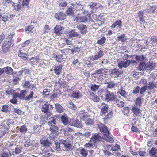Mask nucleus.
I'll use <instances>...</instances> for the list:
<instances>
[{
	"instance_id": "1",
	"label": "nucleus",
	"mask_w": 157,
	"mask_h": 157,
	"mask_svg": "<svg viewBox=\"0 0 157 157\" xmlns=\"http://www.w3.org/2000/svg\"><path fill=\"white\" fill-rule=\"evenodd\" d=\"M47 118L48 120H49L47 123L50 126L51 132L49 135L50 138L51 140H53L55 138L57 137L59 135L58 128L56 123V119L54 117H52L50 118L49 116H48Z\"/></svg>"
},
{
	"instance_id": "2",
	"label": "nucleus",
	"mask_w": 157,
	"mask_h": 157,
	"mask_svg": "<svg viewBox=\"0 0 157 157\" xmlns=\"http://www.w3.org/2000/svg\"><path fill=\"white\" fill-rule=\"evenodd\" d=\"M99 127L100 131L103 134V139L107 142H113V140L111 137V135L108 130L107 127L105 125L101 124L99 126Z\"/></svg>"
},
{
	"instance_id": "3",
	"label": "nucleus",
	"mask_w": 157,
	"mask_h": 157,
	"mask_svg": "<svg viewBox=\"0 0 157 157\" xmlns=\"http://www.w3.org/2000/svg\"><path fill=\"white\" fill-rule=\"evenodd\" d=\"M27 93V90H21L20 93H16L14 95V98H19L20 99H24L25 101H28L33 97L34 93L33 91H31L29 95L26 97H25V95Z\"/></svg>"
},
{
	"instance_id": "4",
	"label": "nucleus",
	"mask_w": 157,
	"mask_h": 157,
	"mask_svg": "<svg viewBox=\"0 0 157 157\" xmlns=\"http://www.w3.org/2000/svg\"><path fill=\"white\" fill-rule=\"evenodd\" d=\"M87 114V113H85L84 111H80L78 114V117L80 120L84 121L86 125H92L94 123L92 119L89 118V116Z\"/></svg>"
},
{
	"instance_id": "5",
	"label": "nucleus",
	"mask_w": 157,
	"mask_h": 157,
	"mask_svg": "<svg viewBox=\"0 0 157 157\" xmlns=\"http://www.w3.org/2000/svg\"><path fill=\"white\" fill-rule=\"evenodd\" d=\"M103 52L102 50H100L94 56H90V60L94 61V63L97 64L99 63V61H96L98 59L100 60V58L102 57L103 56Z\"/></svg>"
},
{
	"instance_id": "6",
	"label": "nucleus",
	"mask_w": 157,
	"mask_h": 157,
	"mask_svg": "<svg viewBox=\"0 0 157 157\" xmlns=\"http://www.w3.org/2000/svg\"><path fill=\"white\" fill-rule=\"evenodd\" d=\"M71 5L73 6V7L76 10H81L82 12V13H84L85 10H83L84 6L83 3L81 1H77L75 2L74 3H71Z\"/></svg>"
},
{
	"instance_id": "7",
	"label": "nucleus",
	"mask_w": 157,
	"mask_h": 157,
	"mask_svg": "<svg viewBox=\"0 0 157 157\" xmlns=\"http://www.w3.org/2000/svg\"><path fill=\"white\" fill-rule=\"evenodd\" d=\"M13 43L11 41L5 40L2 46V51L4 53L8 52L9 49L12 45Z\"/></svg>"
},
{
	"instance_id": "8",
	"label": "nucleus",
	"mask_w": 157,
	"mask_h": 157,
	"mask_svg": "<svg viewBox=\"0 0 157 157\" xmlns=\"http://www.w3.org/2000/svg\"><path fill=\"white\" fill-rule=\"evenodd\" d=\"M53 107L49 104H44L41 107V111L47 115H48L50 113V110H52Z\"/></svg>"
},
{
	"instance_id": "9",
	"label": "nucleus",
	"mask_w": 157,
	"mask_h": 157,
	"mask_svg": "<svg viewBox=\"0 0 157 157\" xmlns=\"http://www.w3.org/2000/svg\"><path fill=\"white\" fill-rule=\"evenodd\" d=\"M105 100L107 101H114L116 98L114 93L111 92L110 91H107L105 95Z\"/></svg>"
},
{
	"instance_id": "10",
	"label": "nucleus",
	"mask_w": 157,
	"mask_h": 157,
	"mask_svg": "<svg viewBox=\"0 0 157 157\" xmlns=\"http://www.w3.org/2000/svg\"><path fill=\"white\" fill-rule=\"evenodd\" d=\"M64 29V28L60 25H57L54 28V32L57 35L59 36L63 33Z\"/></svg>"
},
{
	"instance_id": "11",
	"label": "nucleus",
	"mask_w": 157,
	"mask_h": 157,
	"mask_svg": "<svg viewBox=\"0 0 157 157\" xmlns=\"http://www.w3.org/2000/svg\"><path fill=\"white\" fill-rule=\"evenodd\" d=\"M69 124L71 126H75L77 128H81L82 126V124L77 119L71 121Z\"/></svg>"
},
{
	"instance_id": "12",
	"label": "nucleus",
	"mask_w": 157,
	"mask_h": 157,
	"mask_svg": "<svg viewBox=\"0 0 157 157\" xmlns=\"http://www.w3.org/2000/svg\"><path fill=\"white\" fill-rule=\"evenodd\" d=\"M40 143L44 146H47L48 148L52 144V143L49 141L48 138L46 137H44L40 140Z\"/></svg>"
},
{
	"instance_id": "13",
	"label": "nucleus",
	"mask_w": 157,
	"mask_h": 157,
	"mask_svg": "<svg viewBox=\"0 0 157 157\" xmlns=\"http://www.w3.org/2000/svg\"><path fill=\"white\" fill-rule=\"evenodd\" d=\"M123 71L119 68H115L111 70V74L114 77H118L120 75L123 74Z\"/></svg>"
},
{
	"instance_id": "14",
	"label": "nucleus",
	"mask_w": 157,
	"mask_h": 157,
	"mask_svg": "<svg viewBox=\"0 0 157 157\" xmlns=\"http://www.w3.org/2000/svg\"><path fill=\"white\" fill-rule=\"evenodd\" d=\"M77 28L82 34H85L87 32V27L85 25L83 24H79L77 25Z\"/></svg>"
},
{
	"instance_id": "15",
	"label": "nucleus",
	"mask_w": 157,
	"mask_h": 157,
	"mask_svg": "<svg viewBox=\"0 0 157 157\" xmlns=\"http://www.w3.org/2000/svg\"><path fill=\"white\" fill-rule=\"evenodd\" d=\"M23 87L26 88H31V90L33 91H35L36 89L34 85L31 84L29 81H25Z\"/></svg>"
},
{
	"instance_id": "16",
	"label": "nucleus",
	"mask_w": 157,
	"mask_h": 157,
	"mask_svg": "<svg viewBox=\"0 0 157 157\" xmlns=\"http://www.w3.org/2000/svg\"><path fill=\"white\" fill-rule=\"evenodd\" d=\"M114 101L117 103L118 106L120 107H122L124 105V103L122 101V99L120 96H116V98Z\"/></svg>"
},
{
	"instance_id": "17",
	"label": "nucleus",
	"mask_w": 157,
	"mask_h": 157,
	"mask_svg": "<svg viewBox=\"0 0 157 157\" xmlns=\"http://www.w3.org/2000/svg\"><path fill=\"white\" fill-rule=\"evenodd\" d=\"M53 152V150L50 147H45L44 149L43 153V157H49L51 155L50 152Z\"/></svg>"
},
{
	"instance_id": "18",
	"label": "nucleus",
	"mask_w": 157,
	"mask_h": 157,
	"mask_svg": "<svg viewBox=\"0 0 157 157\" xmlns=\"http://www.w3.org/2000/svg\"><path fill=\"white\" fill-rule=\"evenodd\" d=\"M66 17V14L62 12L56 13L55 15V17L58 20L64 19Z\"/></svg>"
},
{
	"instance_id": "19",
	"label": "nucleus",
	"mask_w": 157,
	"mask_h": 157,
	"mask_svg": "<svg viewBox=\"0 0 157 157\" xmlns=\"http://www.w3.org/2000/svg\"><path fill=\"white\" fill-rule=\"evenodd\" d=\"M122 22L121 20H117L111 26V29L117 27L118 29H121L123 26Z\"/></svg>"
},
{
	"instance_id": "20",
	"label": "nucleus",
	"mask_w": 157,
	"mask_h": 157,
	"mask_svg": "<svg viewBox=\"0 0 157 157\" xmlns=\"http://www.w3.org/2000/svg\"><path fill=\"white\" fill-rule=\"evenodd\" d=\"M102 139V138L99 134H95L91 137V140L94 143H97L100 141Z\"/></svg>"
},
{
	"instance_id": "21",
	"label": "nucleus",
	"mask_w": 157,
	"mask_h": 157,
	"mask_svg": "<svg viewBox=\"0 0 157 157\" xmlns=\"http://www.w3.org/2000/svg\"><path fill=\"white\" fill-rule=\"evenodd\" d=\"M157 8L156 5H153L152 6H148L146 9L145 11L147 13H152L155 12Z\"/></svg>"
},
{
	"instance_id": "22",
	"label": "nucleus",
	"mask_w": 157,
	"mask_h": 157,
	"mask_svg": "<svg viewBox=\"0 0 157 157\" xmlns=\"http://www.w3.org/2000/svg\"><path fill=\"white\" fill-rule=\"evenodd\" d=\"M62 65H61L55 67L54 71L56 75H59L62 72Z\"/></svg>"
},
{
	"instance_id": "23",
	"label": "nucleus",
	"mask_w": 157,
	"mask_h": 157,
	"mask_svg": "<svg viewBox=\"0 0 157 157\" xmlns=\"http://www.w3.org/2000/svg\"><path fill=\"white\" fill-rule=\"evenodd\" d=\"M75 20L78 22L86 23L88 21V18L85 16H82L80 17L77 16L75 18Z\"/></svg>"
},
{
	"instance_id": "24",
	"label": "nucleus",
	"mask_w": 157,
	"mask_h": 157,
	"mask_svg": "<svg viewBox=\"0 0 157 157\" xmlns=\"http://www.w3.org/2000/svg\"><path fill=\"white\" fill-rule=\"evenodd\" d=\"M57 4L59 5V6L62 9H64L66 7L68 3L65 0H60L57 2Z\"/></svg>"
},
{
	"instance_id": "25",
	"label": "nucleus",
	"mask_w": 157,
	"mask_h": 157,
	"mask_svg": "<svg viewBox=\"0 0 157 157\" xmlns=\"http://www.w3.org/2000/svg\"><path fill=\"white\" fill-rule=\"evenodd\" d=\"M137 17L139 19V22L141 24L144 23L145 22V20L144 17V12L142 11H139L137 13Z\"/></svg>"
},
{
	"instance_id": "26",
	"label": "nucleus",
	"mask_w": 157,
	"mask_h": 157,
	"mask_svg": "<svg viewBox=\"0 0 157 157\" xmlns=\"http://www.w3.org/2000/svg\"><path fill=\"white\" fill-rule=\"evenodd\" d=\"M61 119L62 123L65 125H67L69 123L68 118L66 114L63 115L61 117Z\"/></svg>"
},
{
	"instance_id": "27",
	"label": "nucleus",
	"mask_w": 157,
	"mask_h": 157,
	"mask_svg": "<svg viewBox=\"0 0 157 157\" xmlns=\"http://www.w3.org/2000/svg\"><path fill=\"white\" fill-rule=\"evenodd\" d=\"M146 86L148 89L152 90L157 87V85L156 82L153 81H150L147 84Z\"/></svg>"
},
{
	"instance_id": "28",
	"label": "nucleus",
	"mask_w": 157,
	"mask_h": 157,
	"mask_svg": "<svg viewBox=\"0 0 157 157\" xmlns=\"http://www.w3.org/2000/svg\"><path fill=\"white\" fill-rule=\"evenodd\" d=\"M40 59L39 57L36 56L35 57H32L29 59L30 63L32 64L36 65L39 62Z\"/></svg>"
},
{
	"instance_id": "29",
	"label": "nucleus",
	"mask_w": 157,
	"mask_h": 157,
	"mask_svg": "<svg viewBox=\"0 0 157 157\" xmlns=\"http://www.w3.org/2000/svg\"><path fill=\"white\" fill-rule=\"evenodd\" d=\"M40 127H39L38 126L36 125L34 126L33 128V131L31 132L32 133H34L36 135L39 134L40 132V127L41 125L40 126Z\"/></svg>"
},
{
	"instance_id": "30",
	"label": "nucleus",
	"mask_w": 157,
	"mask_h": 157,
	"mask_svg": "<svg viewBox=\"0 0 157 157\" xmlns=\"http://www.w3.org/2000/svg\"><path fill=\"white\" fill-rule=\"evenodd\" d=\"M55 109L57 112L59 113L63 112L64 110V109L58 103L55 104Z\"/></svg>"
},
{
	"instance_id": "31",
	"label": "nucleus",
	"mask_w": 157,
	"mask_h": 157,
	"mask_svg": "<svg viewBox=\"0 0 157 157\" xmlns=\"http://www.w3.org/2000/svg\"><path fill=\"white\" fill-rule=\"evenodd\" d=\"M90 99H92L94 102H98L100 100V99L99 97L94 93L91 94H90Z\"/></svg>"
},
{
	"instance_id": "32",
	"label": "nucleus",
	"mask_w": 157,
	"mask_h": 157,
	"mask_svg": "<svg viewBox=\"0 0 157 157\" xmlns=\"http://www.w3.org/2000/svg\"><path fill=\"white\" fill-rule=\"evenodd\" d=\"M149 155L153 157H157V149L155 147H152L149 151Z\"/></svg>"
},
{
	"instance_id": "33",
	"label": "nucleus",
	"mask_w": 157,
	"mask_h": 157,
	"mask_svg": "<svg viewBox=\"0 0 157 157\" xmlns=\"http://www.w3.org/2000/svg\"><path fill=\"white\" fill-rule=\"evenodd\" d=\"M82 96V94L78 90L75 91H73L72 93L71 97L73 98H79Z\"/></svg>"
},
{
	"instance_id": "34",
	"label": "nucleus",
	"mask_w": 157,
	"mask_h": 157,
	"mask_svg": "<svg viewBox=\"0 0 157 157\" xmlns=\"http://www.w3.org/2000/svg\"><path fill=\"white\" fill-rule=\"evenodd\" d=\"M4 72L8 74H12L13 72V69L10 67L7 66L3 68Z\"/></svg>"
},
{
	"instance_id": "35",
	"label": "nucleus",
	"mask_w": 157,
	"mask_h": 157,
	"mask_svg": "<svg viewBox=\"0 0 157 157\" xmlns=\"http://www.w3.org/2000/svg\"><path fill=\"white\" fill-rule=\"evenodd\" d=\"M154 68L155 67L151 63H145V71L152 70L154 69Z\"/></svg>"
},
{
	"instance_id": "36",
	"label": "nucleus",
	"mask_w": 157,
	"mask_h": 157,
	"mask_svg": "<svg viewBox=\"0 0 157 157\" xmlns=\"http://www.w3.org/2000/svg\"><path fill=\"white\" fill-rule=\"evenodd\" d=\"M106 84H107V87L109 88H113L117 87V84L115 83L113 81L107 82Z\"/></svg>"
},
{
	"instance_id": "37",
	"label": "nucleus",
	"mask_w": 157,
	"mask_h": 157,
	"mask_svg": "<svg viewBox=\"0 0 157 157\" xmlns=\"http://www.w3.org/2000/svg\"><path fill=\"white\" fill-rule=\"evenodd\" d=\"M108 71V69H107L101 68L95 71L96 74L98 75L104 74L105 73H107Z\"/></svg>"
},
{
	"instance_id": "38",
	"label": "nucleus",
	"mask_w": 157,
	"mask_h": 157,
	"mask_svg": "<svg viewBox=\"0 0 157 157\" xmlns=\"http://www.w3.org/2000/svg\"><path fill=\"white\" fill-rule=\"evenodd\" d=\"M79 35V34H78V33L73 30H71L68 33L69 36L71 38L77 37Z\"/></svg>"
},
{
	"instance_id": "39",
	"label": "nucleus",
	"mask_w": 157,
	"mask_h": 157,
	"mask_svg": "<svg viewBox=\"0 0 157 157\" xmlns=\"http://www.w3.org/2000/svg\"><path fill=\"white\" fill-rule=\"evenodd\" d=\"M88 150H87L84 148H82L80 150L79 152L82 155V157H86L88 155Z\"/></svg>"
},
{
	"instance_id": "40",
	"label": "nucleus",
	"mask_w": 157,
	"mask_h": 157,
	"mask_svg": "<svg viewBox=\"0 0 157 157\" xmlns=\"http://www.w3.org/2000/svg\"><path fill=\"white\" fill-rule=\"evenodd\" d=\"M18 56L21 57L24 60H27V55L25 53H23L21 52V50H19L18 53Z\"/></svg>"
},
{
	"instance_id": "41",
	"label": "nucleus",
	"mask_w": 157,
	"mask_h": 157,
	"mask_svg": "<svg viewBox=\"0 0 157 157\" xmlns=\"http://www.w3.org/2000/svg\"><path fill=\"white\" fill-rule=\"evenodd\" d=\"M24 143V147H28L32 145V142L31 140L29 138L25 139Z\"/></svg>"
},
{
	"instance_id": "42",
	"label": "nucleus",
	"mask_w": 157,
	"mask_h": 157,
	"mask_svg": "<svg viewBox=\"0 0 157 157\" xmlns=\"http://www.w3.org/2000/svg\"><path fill=\"white\" fill-rule=\"evenodd\" d=\"M65 143L63 148V150L67 151L70 150L71 147V144L67 143L66 140L65 141Z\"/></svg>"
},
{
	"instance_id": "43",
	"label": "nucleus",
	"mask_w": 157,
	"mask_h": 157,
	"mask_svg": "<svg viewBox=\"0 0 157 157\" xmlns=\"http://www.w3.org/2000/svg\"><path fill=\"white\" fill-rule=\"evenodd\" d=\"M132 111L136 116L138 115L141 113V111L138 108L136 107H133L132 109Z\"/></svg>"
},
{
	"instance_id": "44",
	"label": "nucleus",
	"mask_w": 157,
	"mask_h": 157,
	"mask_svg": "<svg viewBox=\"0 0 157 157\" xmlns=\"http://www.w3.org/2000/svg\"><path fill=\"white\" fill-rule=\"evenodd\" d=\"M145 56L142 55H136L135 56L136 60L138 61H142L144 60Z\"/></svg>"
},
{
	"instance_id": "45",
	"label": "nucleus",
	"mask_w": 157,
	"mask_h": 157,
	"mask_svg": "<svg viewBox=\"0 0 157 157\" xmlns=\"http://www.w3.org/2000/svg\"><path fill=\"white\" fill-rule=\"evenodd\" d=\"M125 34H123L121 36H119L117 39L118 41H121L122 42H124L126 41V39L125 38Z\"/></svg>"
},
{
	"instance_id": "46",
	"label": "nucleus",
	"mask_w": 157,
	"mask_h": 157,
	"mask_svg": "<svg viewBox=\"0 0 157 157\" xmlns=\"http://www.w3.org/2000/svg\"><path fill=\"white\" fill-rule=\"evenodd\" d=\"M66 12L67 15L69 16H71L73 15L74 14L73 10H72V8L71 7H70L68 8L66 11Z\"/></svg>"
},
{
	"instance_id": "47",
	"label": "nucleus",
	"mask_w": 157,
	"mask_h": 157,
	"mask_svg": "<svg viewBox=\"0 0 157 157\" xmlns=\"http://www.w3.org/2000/svg\"><path fill=\"white\" fill-rule=\"evenodd\" d=\"M27 130L26 126L25 125L21 126L20 127V132L24 134L26 133Z\"/></svg>"
},
{
	"instance_id": "48",
	"label": "nucleus",
	"mask_w": 157,
	"mask_h": 157,
	"mask_svg": "<svg viewBox=\"0 0 157 157\" xmlns=\"http://www.w3.org/2000/svg\"><path fill=\"white\" fill-rule=\"evenodd\" d=\"M108 106L107 105H105L103 106L101 109V112L103 114H105L106 113H108Z\"/></svg>"
},
{
	"instance_id": "49",
	"label": "nucleus",
	"mask_w": 157,
	"mask_h": 157,
	"mask_svg": "<svg viewBox=\"0 0 157 157\" xmlns=\"http://www.w3.org/2000/svg\"><path fill=\"white\" fill-rule=\"evenodd\" d=\"M145 63L141 62L139 66V69L140 70L145 71Z\"/></svg>"
},
{
	"instance_id": "50",
	"label": "nucleus",
	"mask_w": 157,
	"mask_h": 157,
	"mask_svg": "<svg viewBox=\"0 0 157 157\" xmlns=\"http://www.w3.org/2000/svg\"><path fill=\"white\" fill-rule=\"evenodd\" d=\"M91 140H90L89 142L85 144V146L86 147L93 148L95 146L94 143L93 142H92L91 141Z\"/></svg>"
},
{
	"instance_id": "51",
	"label": "nucleus",
	"mask_w": 157,
	"mask_h": 157,
	"mask_svg": "<svg viewBox=\"0 0 157 157\" xmlns=\"http://www.w3.org/2000/svg\"><path fill=\"white\" fill-rule=\"evenodd\" d=\"M106 40V39L105 37H102L101 39L98 40L97 43L100 45H102L105 43Z\"/></svg>"
},
{
	"instance_id": "52",
	"label": "nucleus",
	"mask_w": 157,
	"mask_h": 157,
	"mask_svg": "<svg viewBox=\"0 0 157 157\" xmlns=\"http://www.w3.org/2000/svg\"><path fill=\"white\" fill-rule=\"evenodd\" d=\"M118 93H119L121 96H123L124 97H125V96L126 95V93L125 91L123 90L122 88H121L119 90Z\"/></svg>"
},
{
	"instance_id": "53",
	"label": "nucleus",
	"mask_w": 157,
	"mask_h": 157,
	"mask_svg": "<svg viewBox=\"0 0 157 157\" xmlns=\"http://www.w3.org/2000/svg\"><path fill=\"white\" fill-rule=\"evenodd\" d=\"M14 151H13L11 152L12 155H15L14 153L15 154H17L20 153L21 151V149L18 147L14 149Z\"/></svg>"
},
{
	"instance_id": "54",
	"label": "nucleus",
	"mask_w": 157,
	"mask_h": 157,
	"mask_svg": "<svg viewBox=\"0 0 157 157\" xmlns=\"http://www.w3.org/2000/svg\"><path fill=\"white\" fill-rule=\"evenodd\" d=\"M4 2L6 4H10L11 6H13L15 3L12 0H4Z\"/></svg>"
},
{
	"instance_id": "55",
	"label": "nucleus",
	"mask_w": 157,
	"mask_h": 157,
	"mask_svg": "<svg viewBox=\"0 0 157 157\" xmlns=\"http://www.w3.org/2000/svg\"><path fill=\"white\" fill-rule=\"evenodd\" d=\"M63 57V55H58L55 59L57 61H58L59 62L61 63V60L64 59Z\"/></svg>"
},
{
	"instance_id": "56",
	"label": "nucleus",
	"mask_w": 157,
	"mask_h": 157,
	"mask_svg": "<svg viewBox=\"0 0 157 157\" xmlns=\"http://www.w3.org/2000/svg\"><path fill=\"white\" fill-rule=\"evenodd\" d=\"M9 107L8 105H4L2 108V111L6 113L9 111Z\"/></svg>"
},
{
	"instance_id": "57",
	"label": "nucleus",
	"mask_w": 157,
	"mask_h": 157,
	"mask_svg": "<svg viewBox=\"0 0 157 157\" xmlns=\"http://www.w3.org/2000/svg\"><path fill=\"white\" fill-rule=\"evenodd\" d=\"M34 28V27L33 25L29 26L27 28H26L25 31L26 33H29L30 32H31L32 30Z\"/></svg>"
},
{
	"instance_id": "58",
	"label": "nucleus",
	"mask_w": 157,
	"mask_h": 157,
	"mask_svg": "<svg viewBox=\"0 0 157 157\" xmlns=\"http://www.w3.org/2000/svg\"><path fill=\"white\" fill-rule=\"evenodd\" d=\"M12 155L11 153L4 152L1 154V157H10Z\"/></svg>"
},
{
	"instance_id": "59",
	"label": "nucleus",
	"mask_w": 157,
	"mask_h": 157,
	"mask_svg": "<svg viewBox=\"0 0 157 157\" xmlns=\"http://www.w3.org/2000/svg\"><path fill=\"white\" fill-rule=\"evenodd\" d=\"M99 86L98 85L94 84L91 86V89L92 91L95 92L99 88Z\"/></svg>"
},
{
	"instance_id": "60",
	"label": "nucleus",
	"mask_w": 157,
	"mask_h": 157,
	"mask_svg": "<svg viewBox=\"0 0 157 157\" xmlns=\"http://www.w3.org/2000/svg\"><path fill=\"white\" fill-rule=\"evenodd\" d=\"M123 62L124 65V67L126 68L131 63L130 60H127L125 61H123Z\"/></svg>"
},
{
	"instance_id": "61",
	"label": "nucleus",
	"mask_w": 157,
	"mask_h": 157,
	"mask_svg": "<svg viewBox=\"0 0 157 157\" xmlns=\"http://www.w3.org/2000/svg\"><path fill=\"white\" fill-rule=\"evenodd\" d=\"M141 98H137L136 100L135 104L137 105L141 106Z\"/></svg>"
},
{
	"instance_id": "62",
	"label": "nucleus",
	"mask_w": 157,
	"mask_h": 157,
	"mask_svg": "<svg viewBox=\"0 0 157 157\" xmlns=\"http://www.w3.org/2000/svg\"><path fill=\"white\" fill-rule=\"evenodd\" d=\"M139 90L140 87L139 86H137L134 88L132 93L134 94H136L139 92Z\"/></svg>"
},
{
	"instance_id": "63",
	"label": "nucleus",
	"mask_w": 157,
	"mask_h": 157,
	"mask_svg": "<svg viewBox=\"0 0 157 157\" xmlns=\"http://www.w3.org/2000/svg\"><path fill=\"white\" fill-rule=\"evenodd\" d=\"M15 92V90L13 89H10L6 91V93L8 95H13Z\"/></svg>"
},
{
	"instance_id": "64",
	"label": "nucleus",
	"mask_w": 157,
	"mask_h": 157,
	"mask_svg": "<svg viewBox=\"0 0 157 157\" xmlns=\"http://www.w3.org/2000/svg\"><path fill=\"white\" fill-rule=\"evenodd\" d=\"M150 40L157 44V37L155 36H152L150 38Z\"/></svg>"
}]
</instances>
